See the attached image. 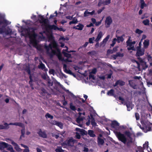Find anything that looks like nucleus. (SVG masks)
Segmentation results:
<instances>
[{
    "label": "nucleus",
    "instance_id": "nucleus-55",
    "mask_svg": "<svg viewBox=\"0 0 152 152\" xmlns=\"http://www.w3.org/2000/svg\"><path fill=\"white\" fill-rule=\"evenodd\" d=\"M117 55V57H122L124 56V54L123 53H121L120 52H118L116 53Z\"/></svg>",
    "mask_w": 152,
    "mask_h": 152
},
{
    "label": "nucleus",
    "instance_id": "nucleus-60",
    "mask_svg": "<svg viewBox=\"0 0 152 152\" xmlns=\"http://www.w3.org/2000/svg\"><path fill=\"white\" fill-rule=\"evenodd\" d=\"M97 72V69L96 68H94L91 71V72L90 73L91 74L92 73L93 74H95Z\"/></svg>",
    "mask_w": 152,
    "mask_h": 152
},
{
    "label": "nucleus",
    "instance_id": "nucleus-21",
    "mask_svg": "<svg viewBox=\"0 0 152 152\" xmlns=\"http://www.w3.org/2000/svg\"><path fill=\"white\" fill-rule=\"evenodd\" d=\"M114 93V90L113 89H111L108 91L107 94L108 96H113L115 97L116 96L115 95Z\"/></svg>",
    "mask_w": 152,
    "mask_h": 152
},
{
    "label": "nucleus",
    "instance_id": "nucleus-43",
    "mask_svg": "<svg viewBox=\"0 0 152 152\" xmlns=\"http://www.w3.org/2000/svg\"><path fill=\"white\" fill-rule=\"evenodd\" d=\"M51 44L52 45V48H56V50L57 51V48H58L57 47L58 45L57 43L55 42H54Z\"/></svg>",
    "mask_w": 152,
    "mask_h": 152
},
{
    "label": "nucleus",
    "instance_id": "nucleus-25",
    "mask_svg": "<svg viewBox=\"0 0 152 152\" xmlns=\"http://www.w3.org/2000/svg\"><path fill=\"white\" fill-rule=\"evenodd\" d=\"M102 32L100 31L99 32L96 39L95 40V41L96 42H99L100 39L102 38Z\"/></svg>",
    "mask_w": 152,
    "mask_h": 152
},
{
    "label": "nucleus",
    "instance_id": "nucleus-11",
    "mask_svg": "<svg viewBox=\"0 0 152 152\" xmlns=\"http://www.w3.org/2000/svg\"><path fill=\"white\" fill-rule=\"evenodd\" d=\"M11 144L14 146L15 149L17 151H22V149L20 148L18 144L15 142L13 141H12Z\"/></svg>",
    "mask_w": 152,
    "mask_h": 152
},
{
    "label": "nucleus",
    "instance_id": "nucleus-48",
    "mask_svg": "<svg viewBox=\"0 0 152 152\" xmlns=\"http://www.w3.org/2000/svg\"><path fill=\"white\" fill-rule=\"evenodd\" d=\"M143 32V31H142L139 29L138 28L136 29L135 31V32L137 34H140L142 33Z\"/></svg>",
    "mask_w": 152,
    "mask_h": 152
},
{
    "label": "nucleus",
    "instance_id": "nucleus-50",
    "mask_svg": "<svg viewBox=\"0 0 152 152\" xmlns=\"http://www.w3.org/2000/svg\"><path fill=\"white\" fill-rule=\"evenodd\" d=\"M111 3V0H107L104 1V5H108Z\"/></svg>",
    "mask_w": 152,
    "mask_h": 152
},
{
    "label": "nucleus",
    "instance_id": "nucleus-47",
    "mask_svg": "<svg viewBox=\"0 0 152 152\" xmlns=\"http://www.w3.org/2000/svg\"><path fill=\"white\" fill-rule=\"evenodd\" d=\"M118 83V85H119L120 86H124L125 84V83L123 81L118 80H117Z\"/></svg>",
    "mask_w": 152,
    "mask_h": 152
},
{
    "label": "nucleus",
    "instance_id": "nucleus-7",
    "mask_svg": "<svg viewBox=\"0 0 152 152\" xmlns=\"http://www.w3.org/2000/svg\"><path fill=\"white\" fill-rule=\"evenodd\" d=\"M111 126L116 130L118 129L119 124L116 121H113L111 124Z\"/></svg>",
    "mask_w": 152,
    "mask_h": 152
},
{
    "label": "nucleus",
    "instance_id": "nucleus-33",
    "mask_svg": "<svg viewBox=\"0 0 152 152\" xmlns=\"http://www.w3.org/2000/svg\"><path fill=\"white\" fill-rule=\"evenodd\" d=\"M77 22L78 21L77 19L75 17L72 19V21H71L69 22V25H71L72 24H75L77 23Z\"/></svg>",
    "mask_w": 152,
    "mask_h": 152
},
{
    "label": "nucleus",
    "instance_id": "nucleus-28",
    "mask_svg": "<svg viewBox=\"0 0 152 152\" xmlns=\"http://www.w3.org/2000/svg\"><path fill=\"white\" fill-rule=\"evenodd\" d=\"M91 125L94 126H96V123L95 122V118L93 117V115H91Z\"/></svg>",
    "mask_w": 152,
    "mask_h": 152
},
{
    "label": "nucleus",
    "instance_id": "nucleus-37",
    "mask_svg": "<svg viewBox=\"0 0 152 152\" xmlns=\"http://www.w3.org/2000/svg\"><path fill=\"white\" fill-rule=\"evenodd\" d=\"M33 34H29V38L31 39H32L33 38H35L37 36V34L34 32V29H33Z\"/></svg>",
    "mask_w": 152,
    "mask_h": 152
},
{
    "label": "nucleus",
    "instance_id": "nucleus-51",
    "mask_svg": "<svg viewBox=\"0 0 152 152\" xmlns=\"http://www.w3.org/2000/svg\"><path fill=\"white\" fill-rule=\"evenodd\" d=\"M141 3L140 8L141 9H143L144 7L146 6V4L145 3V2Z\"/></svg>",
    "mask_w": 152,
    "mask_h": 152
},
{
    "label": "nucleus",
    "instance_id": "nucleus-4",
    "mask_svg": "<svg viewBox=\"0 0 152 152\" xmlns=\"http://www.w3.org/2000/svg\"><path fill=\"white\" fill-rule=\"evenodd\" d=\"M74 142V140L73 138H71L64 141L61 144V145L63 147L66 146H72L73 145Z\"/></svg>",
    "mask_w": 152,
    "mask_h": 152
},
{
    "label": "nucleus",
    "instance_id": "nucleus-53",
    "mask_svg": "<svg viewBox=\"0 0 152 152\" xmlns=\"http://www.w3.org/2000/svg\"><path fill=\"white\" fill-rule=\"evenodd\" d=\"M64 56L68 58H71V55L70 54L65 53H64Z\"/></svg>",
    "mask_w": 152,
    "mask_h": 152
},
{
    "label": "nucleus",
    "instance_id": "nucleus-30",
    "mask_svg": "<svg viewBox=\"0 0 152 152\" xmlns=\"http://www.w3.org/2000/svg\"><path fill=\"white\" fill-rule=\"evenodd\" d=\"M45 48L47 50V53H48L50 49L51 50L52 49V45L51 44H50L48 45H45Z\"/></svg>",
    "mask_w": 152,
    "mask_h": 152
},
{
    "label": "nucleus",
    "instance_id": "nucleus-5",
    "mask_svg": "<svg viewBox=\"0 0 152 152\" xmlns=\"http://www.w3.org/2000/svg\"><path fill=\"white\" fill-rule=\"evenodd\" d=\"M45 29L46 31L49 32L50 30H56L58 28V27L55 25H50L49 24L45 25Z\"/></svg>",
    "mask_w": 152,
    "mask_h": 152
},
{
    "label": "nucleus",
    "instance_id": "nucleus-20",
    "mask_svg": "<svg viewBox=\"0 0 152 152\" xmlns=\"http://www.w3.org/2000/svg\"><path fill=\"white\" fill-rule=\"evenodd\" d=\"M131 37H129V38L128 40L126 42V44L127 46L129 47L132 46L133 45H134L135 43V42H130Z\"/></svg>",
    "mask_w": 152,
    "mask_h": 152
},
{
    "label": "nucleus",
    "instance_id": "nucleus-35",
    "mask_svg": "<svg viewBox=\"0 0 152 152\" xmlns=\"http://www.w3.org/2000/svg\"><path fill=\"white\" fill-rule=\"evenodd\" d=\"M57 52L58 53L57 54V56H58V59L59 60H61L62 58L61 55L60 53V50L59 49V48H57Z\"/></svg>",
    "mask_w": 152,
    "mask_h": 152
},
{
    "label": "nucleus",
    "instance_id": "nucleus-34",
    "mask_svg": "<svg viewBox=\"0 0 152 152\" xmlns=\"http://www.w3.org/2000/svg\"><path fill=\"white\" fill-rule=\"evenodd\" d=\"M55 151L56 152H64V150L62 149V148L61 146L57 147L55 149Z\"/></svg>",
    "mask_w": 152,
    "mask_h": 152
},
{
    "label": "nucleus",
    "instance_id": "nucleus-46",
    "mask_svg": "<svg viewBox=\"0 0 152 152\" xmlns=\"http://www.w3.org/2000/svg\"><path fill=\"white\" fill-rule=\"evenodd\" d=\"M80 133L82 135H87L88 134L87 132L83 129H82L80 132Z\"/></svg>",
    "mask_w": 152,
    "mask_h": 152
},
{
    "label": "nucleus",
    "instance_id": "nucleus-31",
    "mask_svg": "<svg viewBox=\"0 0 152 152\" xmlns=\"http://www.w3.org/2000/svg\"><path fill=\"white\" fill-rule=\"evenodd\" d=\"M88 134L91 137H94L96 136L95 134L94 133V132L92 130H88Z\"/></svg>",
    "mask_w": 152,
    "mask_h": 152
},
{
    "label": "nucleus",
    "instance_id": "nucleus-52",
    "mask_svg": "<svg viewBox=\"0 0 152 152\" xmlns=\"http://www.w3.org/2000/svg\"><path fill=\"white\" fill-rule=\"evenodd\" d=\"M54 13L56 14V15H50L49 18L50 19L53 18L54 17H57V16L58 13L57 11H56Z\"/></svg>",
    "mask_w": 152,
    "mask_h": 152
},
{
    "label": "nucleus",
    "instance_id": "nucleus-13",
    "mask_svg": "<svg viewBox=\"0 0 152 152\" xmlns=\"http://www.w3.org/2000/svg\"><path fill=\"white\" fill-rule=\"evenodd\" d=\"M145 50L144 48H142V50L137 51L136 56L137 57H140L143 55L144 54Z\"/></svg>",
    "mask_w": 152,
    "mask_h": 152
},
{
    "label": "nucleus",
    "instance_id": "nucleus-36",
    "mask_svg": "<svg viewBox=\"0 0 152 152\" xmlns=\"http://www.w3.org/2000/svg\"><path fill=\"white\" fill-rule=\"evenodd\" d=\"M6 148L7 150L10 151L11 152H15L12 146L8 144V146Z\"/></svg>",
    "mask_w": 152,
    "mask_h": 152
},
{
    "label": "nucleus",
    "instance_id": "nucleus-39",
    "mask_svg": "<svg viewBox=\"0 0 152 152\" xmlns=\"http://www.w3.org/2000/svg\"><path fill=\"white\" fill-rule=\"evenodd\" d=\"M144 148H145L143 147H142L141 146L138 147L137 148V150L136 151V152H138V151L139 152H144Z\"/></svg>",
    "mask_w": 152,
    "mask_h": 152
},
{
    "label": "nucleus",
    "instance_id": "nucleus-63",
    "mask_svg": "<svg viewBox=\"0 0 152 152\" xmlns=\"http://www.w3.org/2000/svg\"><path fill=\"white\" fill-rule=\"evenodd\" d=\"M148 142L146 141L145 142V143L143 144V147L145 148V147H148Z\"/></svg>",
    "mask_w": 152,
    "mask_h": 152
},
{
    "label": "nucleus",
    "instance_id": "nucleus-22",
    "mask_svg": "<svg viewBox=\"0 0 152 152\" xmlns=\"http://www.w3.org/2000/svg\"><path fill=\"white\" fill-rule=\"evenodd\" d=\"M77 27L75 26H74L73 28L75 29H77L79 30H81L83 29L84 26L81 23H79V24L76 26Z\"/></svg>",
    "mask_w": 152,
    "mask_h": 152
},
{
    "label": "nucleus",
    "instance_id": "nucleus-38",
    "mask_svg": "<svg viewBox=\"0 0 152 152\" xmlns=\"http://www.w3.org/2000/svg\"><path fill=\"white\" fill-rule=\"evenodd\" d=\"M150 21L148 19H146L143 21V23L145 26H148L149 25Z\"/></svg>",
    "mask_w": 152,
    "mask_h": 152
},
{
    "label": "nucleus",
    "instance_id": "nucleus-42",
    "mask_svg": "<svg viewBox=\"0 0 152 152\" xmlns=\"http://www.w3.org/2000/svg\"><path fill=\"white\" fill-rule=\"evenodd\" d=\"M124 134L126 135L127 137L132 139L131 137V134L129 131H126L125 132Z\"/></svg>",
    "mask_w": 152,
    "mask_h": 152
},
{
    "label": "nucleus",
    "instance_id": "nucleus-58",
    "mask_svg": "<svg viewBox=\"0 0 152 152\" xmlns=\"http://www.w3.org/2000/svg\"><path fill=\"white\" fill-rule=\"evenodd\" d=\"M135 117L137 120H138L140 119V115L139 114L137 113H136L135 114Z\"/></svg>",
    "mask_w": 152,
    "mask_h": 152
},
{
    "label": "nucleus",
    "instance_id": "nucleus-19",
    "mask_svg": "<svg viewBox=\"0 0 152 152\" xmlns=\"http://www.w3.org/2000/svg\"><path fill=\"white\" fill-rule=\"evenodd\" d=\"M4 125V126L3 125H0V129H7L9 128V124H8L7 123H5Z\"/></svg>",
    "mask_w": 152,
    "mask_h": 152
},
{
    "label": "nucleus",
    "instance_id": "nucleus-64",
    "mask_svg": "<svg viewBox=\"0 0 152 152\" xmlns=\"http://www.w3.org/2000/svg\"><path fill=\"white\" fill-rule=\"evenodd\" d=\"M118 47L116 46L115 47H114L113 49H112L113 52V53L115 52H116L118 50Z\"/></svg>",
    "mask_w": 152,
    "mask_h": 152
},
{
    "label": "nucleus",
    "instance_id": "nucleus-57",
    "mask_svg": "<svg viewBox=\"0 0 152 152\" xmlns=\"http://www.w3.org/2000/svg\"><path fill=\"white\" fill-rule=\"evenodd\" d=\"M48 84L49 86H52L53 85V82H51V80L50 79L48 81Z\"/></svg>",
    "mask_w": 152,
    "mask_h": 152
},
{
    "label": "nucleus",
    "instance_id": "nucleus-15",
    "mask_svg": "<svg viewBox=\"0 0 152 152\" xmlns=\"http://www.w3.org/2000/svg\"><path fill=\"white\" fill-rule=\"evenodd\" d=\"M113 21L112 19L110 16L107 17L105 20V23L107 25L109 26L112 23Z\"/></svg>",
    "mask_w": 152,
    "mask_h": 152
},
{
    "label": "nucleus",
    "instance_id": "nucleus-14",
    "mask_svg": "<svg viewBox=\"0 0 152 152\" xmlns=\"http://www.w3.org/2000/svg\"><path fill=\"white\" fill-rule=\"evenodd\" d=\"M8 146V144L7 143L2 142H0V149L1 150H3Z\"/></svg>",
    "mask_w": 152,
    "mask_h": 152
},
{
    "label": "nucleus",
    "instance_id": "nucleus-54",
    "mask_svg": "<svg viewBox=\"0 0 152 152\" xmlns=\"http://www.w3.org/2000/svg\"><path fill=\"white\" fill-rule=\"evenodd\" d=\"M94 39H95V38L94 37H92V38H89V40H88V41H89L88 43L89 42L90 43H91V44L93 43L94 42L93 41Z\"/></svg>",
    "mask_w": 152,
    "mask_h": 152
},
{
    "label": "nucleus",
    "instance_id": "nucleus-3",
    "mask_svg": "<svg viewBox=\"0 0 152 152\" xmlns=\"http://www.w3.org/2000/svg\"><path fill=\"white\" fill-rule=\"evenodd\" d=\"M115 133L118 140L124 144L126 143L127 139L124 134L119 132H115Z\"/></svg>",
    "mask_w": 152,
    "mask_h": 152
},
{
    "label": "nucleus",
    "instance_id": "nucleus-61",
    "mask_svg": "<svg viewBox=\"0 0 152 152\" xmlns=\"http://www.w3.org/2000/svg\"><path fill=\"white\" fill-rule=\"evenodd\" d=\"M89 14H90V12L86 11L84 13V16H88L89 15Z\"/></svg>",
    "mask_w": 152,
    "mask_h": 152
},
{
    "label": "nucleus",
    "instance_id": "nucleus-12",
    "mask_svg": "<svg viewBox=\"0 0 152 152\" xmlns=\"http://www.w3.org/2000/svg\"><path fill=\"white\" fill-rule=\"evenodd\" d=\"M110 37V35H108L107 37L103 39V41L100 42V46H104L105 45L106 42L108 41Z\"/></svg>",
    "mask_w": 152,
    "mask_h": 152
},
{
    "label": "nucleus",
    "instance_id": "nucleus-6",
    "mask_svg": "<svg viewBox=\"0 0 152 152\" xmlns=\"http://www.w3.org/2000/svg\"><path fill=\"white\" fill-rule=\"evenodd\" d=\"M64 71L66 73L73 76L74 77H76L75 75L70 69L68 70L67 69V65L66 64H64L63 66Z\"/></svg>",
    "mask_w": 152,
    "mask_h": 152
},
{
    "label": "nucleus",
    "instance_id": "nucleus-10",
    "mask_svg": "<svg viewBox=\"0 0 152 152\" xmlns=\"http://www.w3.org/2000/svg\"><path fill=\"white\" fill-rule=\"evenodd\" d=\"M51 124L54 125H56L59 127H60L61 129H62L63 127V124L60 122H58L56 121H52L51 123Z\"/></svg>",
    "mask_w": 152,
    "mask_h": 152
},
{
    "label": "nucleus",
    "instance_id": "nucleus-2",
    "mask_svg": "<svg viewBox=\"0 0 152 152\" xmlns=\"http://www.w3.org/2000/svg\"><path fill=\"white\" fill-rule=\"evenodd\" d=\"M10 125L18 126L21 127L22 129L21 130V135L20 137V139H22V137H25L24 135L25 134V128L24 124L21 122H15L14 123H10Z\"/></svg>",
    "mask_w": 152,
    "mask_h": 152
},
{
    "label": "nucleus",
    "instance_id": "nucleus-26",
    "mask_svg": "<svg viewBox=\"0 0 152 152\" xmlns=\"http://www.w3.org/2000/svg\"><path fill=\"white\" fill-rule=\"evenodd\" d=\"M97 142L98 145H103L104 143V141L103 139L98 137Z\"/></svg>",
    "mask_w": 152,
    "mask_h": 152
},
{
    "label": "nucleus",
    "instance_id": "nucleus-56",
    "mask_svg": "<svg viewBox=\"0 0 152 152\" xmlns=\"http://www.w3.org/2000/svg\"><path fill=\"white\" fill-rule=\"evenodd\" d=\"M89 79H92L93 80L95 79V77L94 75H92L91 73H90L89 75Z\"/></svg>",
    "mask_w": 152,
    "mask_h": 152
},
{
    "label": "nucleus",
    "instance_id": "nucleus-59",
    "mask_svg": "<svg viewBox=\"0 0 152 152\" xmlns=\"http://www.w3.org/2000/svg\"><path fill=\"white\" fill-rule=\"evenodd\" d=\"M76 138L78 139H79L81 137L80 135L78 132H76V135H75Z\"/></svg>",
    "mask_w": 152,
    "mask_h": 152
},
{
    "label": "nucleus",
    "instance_id": "nucleus-24",
    "mask_svg": "<svg viewBox=\"0 0 152 152\" xmlns=\"http://www.w3.org/2000/svg\"><path fill=\"white\" fill-rule=\"evenodd\" d=\"M125 36V35L123 34L122 36L120 37H116L117 38L116 39L117 40V42L118 43H119L120 42H123L124 39L123 37Z\"/></svg>",
    "mask_w": 152,
    "mask_h": 152
},
{
    "label": "nucleus",
    "instance_id": "nucleus-49",
    "mask_svg": "<svg viewBox=\"0 0 152 152\" xmlns=\"http://www.w3.org/2000/svg\"><path fill=\"white\" fill-rule=\"evenodd\" d=\"M102 4H103L104 5V1L99 0L98 4V6L100 7Z\"/></svg>",
    "mask_w": 152,
    "mask_h": 152
},
{
    "label": "nucleus",
    "instance_id": "nucleus-62",
    "mask_svg": "<svg viewBox=\"0 0 152 152\" xmlns=\"http://www.w3.org/2000/svg\"><path fill=\"white\" fill-rule=\"evenodd\" d=\"M127 50H135V49L134 48V46H133L132 47L131 46V47H128L127 48Z\"/></svg>",
    "mask_w": 152,
    "mask_h": 152
},
{
    "label": "nucleus",
    "instance_id": "nucleus-32",
    "mask_svg": "<svg viewBox=\"0 0 152 152\" xmlns=\"http://www.w3.org/2000/svg\"><path fill=\"white\" fill-rule=\"evenodd\" d=\"M38 68L39 69L43 70L45 68V64L41 61L39 65L38 66Z\"/></svg>",
    "mask_w": 152,
    "mask_h": 152
},
{
    "label": "nucleus",
    "instance_id": "nucleus-40",
    "mask_svg": "<svg viewBox=\"0 0 152 152\" xmlns=\"http://www.w3.org/2000/svg\"><path fill=\"white\" fill-rule=\"evenodd\" d=\"M83 120V118L79 116L76 118V121L77 123H79L81 121Z\"/></svg>",
    "mask_w": 152,
    "mask_h": 152
},
{
    "label": "nucleus",
    "instance_id": "nucleus-45",
    "mask_svg": "<svg viewBox=\"0 0 152 152\" xmlns=\"http://www.w3.org/2000/svg\"><path fill=\"white\" fill-rule=\"evenodd\" d=\"M69 105L70 108L71 110L73 111H75L76 110V107L75 106L73 105V104L72 103H70Z\"/></svg>",
    "mask_w": 152,
    "mask_h": 152
},
{
    "label": "nucleus",
    "instance_id": "nucleus-23",
    "mask_svg": "<svg viewBox=\"0 0 152 152\" xmlns=\"http://www.w3.org/2000/svg\"><path fill=\"white\" fill-rule=\"evenodd\" d=\"M143 44L144 48L145 49L147 48L149 45V40L148 39L145 40Z\"/></svg>",
    "mask_w": 152,
    "mask_h": 152
},
{
    "label": "nucleus",
    "instance_id": "nucleus-41",
    "mask_svg": "<svg viewBox=\"0 0 152 152\" xmlns=\"http://www.w3.org/2000/svg\"><path fill=\"white\" fill-rule=\"evenodd\" d=\"M38 17L40 20H39V22L41 23H43V21L44 19V17L42 15H39L38 16Z\"/></svg>",
    "mask_w": 152,
    "mask_h": 152
},
{
    "label": "nucleus",
    "instance_id": "nucleus-29",
    "mask_svg": "<svg viewBox=\"0 0 152 152\" xmlns=\"http://www.w3.org/2000/svg\"><path fill=\"white\" fill-rule=\"evenodd\" d=\"M124 105H126L128 111H130L132 109V108L131 107V103L130 102H126L124 104Z\"/></svg>",
    "mask_w": 152,
    "mask_h": 152
},
{
    "label": "nucleus",
    "instance_id": "nucleus-18",
    "mask_svg": "<svg viewBox=\"0 0 152 152\" xmlns=\"http://www.w3.org/2000/svg\"><path fill=\"white\" fill-rule=\"evenodd\" d=\"M41 94L43 96H49L50 94L44 88H42L41 89Z\"/></svg>",
    "mask_w": 152,
    "mask_h": 152
},
{
    "label": "nucleus",
    "instance_id": "nucleus-1",
    "mask_svg": "<svg viewBox=\"0 0 152 152\" xmlns=\"http://www.w3.org/2000/svg\"><path fill=\"white\" fill-rule=\"evenodd\" d=\"M8 24V21L3 19L2 20L0 21V34L5 33L6 35H11L12 33V30L8 27L6 29V26Z\"/></svg>",
    "mask_w": 152,
    "mask_h": 152
},
{
    "label": "nucleus",
    "instance_id": "nucleus-17",
    "mask_svg": "<svg viewBox=\"0 0 152 152\" xmlns=\"http://www.w3.org/2000/svg\"><path fill=\"white\" fill-rule=\"evenodd\" d=\"M140 66H141L142 68L144 69L148 67V66L146 64V62L144 61L142 59L140 60Z\"/></svg>",
    "mask_w": 152,
    "mask_h": 152
},
{
    "label": "nucleus",
    "instance_id": "nucleus-16",
    "mask_svg": "<svg viewBox=\"0 0 152 152\" xmlns=\"http://www.w3.org/2000/svg\"><path fill=\"white\" fill-rule=\"evenodd\" d=\"M129 84L130 86L134 89H136V84L135 83L134 81L132 80H129L128 81Z\"/></svg>",
    "mask_w": 152,
    "mask_h": 152
},
{
    "label": "nucleus",
    "instance_id": "nucleus-9",
    "mask_svg": "<svg viewBox=\"0 0 152 152\" xmlns=\"http://www.w3.org/2000/svg\"><path fill=\"white\" fill-rule=\"evenodd\" d=\"M39 136L43 138H46L47 137V135L45 131H42L41 129H39L37 132Z\"/></svg>",
    "mask_w": 152,
    "mask_h": 152
},
{
    "label": "nucleus",
    "instance_id": "nucleus-44",
    "mask_svg": "<svg viewBox=\"0 0 152 152\" xmlns=\"http://www.w3.org/2000/svg\"><path fill=\"white\" fill-rule=\"evenodd\" d=\"M45 116L46 118H50L51 119H52L53 118V116L50 114L48 113H46V114L45 115Z\"/></svg>",
    "mask_w": 152,
    "mask_h": 152
},
{
    "label": "nucleus",
    "instance_id": "nucleus-27",
    "mask_svg": "<svg viewBox=\"0 0 152 152\" xmlns=\"http://www.w3.org/2000/svg\"><path fill=\"white\" fill-rule=\"evenodd\" d=\"M51 50V52L50 53L49 52L48 54H49L50 57H52L54 55L56 54V52L55 50L52 49Z\"/></svg>",
    "mask_w": 152,
    "mask_h": 152
},
{
    "label": "nucleus",
    "instance_id": "nucleus-8",
    "mask_svg": "<svg viewBox=\"0 0 152 152\" xmlns=\"http://www.w3.org/2000/svg\"><path fill=\"white\" fill-rule=\"evenodd\" d=\"M151 130L152 131V124L149 123L146 125L145 128H144V131H143V132L146 133Z\"/></svg>",
    "mask_w": 152,
    "mask_h": 152
}]
</instances>
